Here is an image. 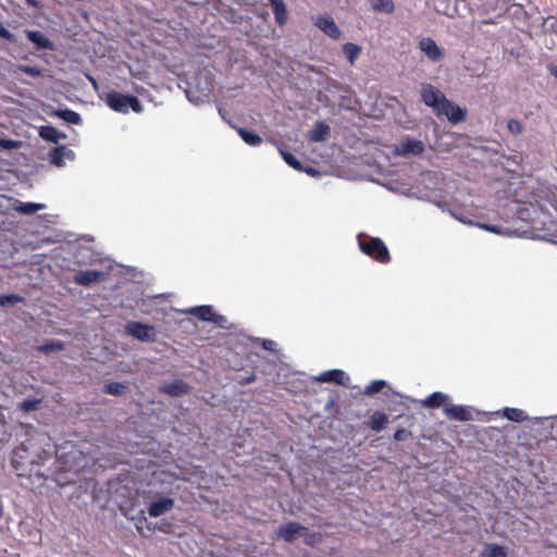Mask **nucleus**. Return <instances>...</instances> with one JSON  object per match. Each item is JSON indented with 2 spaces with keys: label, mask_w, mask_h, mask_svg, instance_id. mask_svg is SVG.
Here are the masks:
<instances>
[{
  "label": "nucleus",
  "mask_w": 557,
  "mask_h": 557,
  "mask_svg": "<svg viewBox=\"0 0 557 557\" xmlns=\"http://www.w3.org/2000/svg\"><path fill=\"white\" fill-rule=\"evenodd\" d=\"M189 313L195 315L197 319L206 322H219L222 319L221 315L216 314L211 306L202 305L196 306L189 309Z\"/></svg>",
  "instance_id": "obj_14"
},
{
  "label": "nucleus",
  "mask_w": 557,
  "mask_h": 557,
  "mask_svg": "<svg viewBox=\"0 0 557 557\" xmlns=\"http://www.w3.org/2000/svg\"><path fill=\"white\" fill-rule=\"evenodd\" d=\"M314 25L330 38L334 40L341 38L342 32L333 17L329 15H319L314 18Z\"/></svg>",
  "instance_id": "obj_10"
},
{
  "label": "nucleus",
  "mask_w": 557,
  "mask_h": 557,
  "mask_svg": "<svg viewBox=\"0 0 557 557\" xmlns=\"http://www.w3.org/2000/svg\"><path fill=\"white\" fill-rule=\"evenodd\" d=\"M82 459L83 454L75 445L57 448L47 433L30 429L26 431L25 440L13 449L11 463L18 476L58 482L59 473L76 471Z\"/></svg>",
  "instance_id": "obj_1"
},
{
  "label": "nucleus",
  "mask_w": 557,
  "mask_h": 557,
  "mask_svg": "<svg viewBox=\"0 0 557 557\" xmlns=\"http://www.w3.org/2000/svg\"><path fill=\"white\" fill-rule=\"evenodd\" d=\"M45 208V205L42 203H35V202H22L17 201V206L14 207L15 211L22 214H34L39 210H42Z\"/></svg>",
  "instance_id": "obj_24"
},
{
  "label": "nucleus",
  "mask_w": 557,
  "mask_h": 557,
  "mask_svg": "<svg viewBox=\"0 0 557 557\" xmlns=\"http://www.w3.org/2000/svg\"><path fill=\"white\" fill-rule=\"evenodd\" d=\"M331 128L330 126L323 122L318 121L314 123L313 127L309 131L307 138L313 143L325 141L330 136Z\"/></svg>",
  "instance_id": "obj_15"
},
{
  "label": "nucleus",
  "mask_w": 557,
  "mask_h": 557,
  "mask_svg": "<svg viewBox=\"0 0 557 557\" xmlns=\"http://www.w3.org/2000/svg\"><path fill=\"white\" fill-rule=\"evenodd\" d=\"M410 435H411V433L409 431H407L406 429H398L394 433V440L397 442H403V441H406Z\"/></svg>",
  "instance_id": "obj_41"
},
{
  "label": "nucleus",
  "mask_w": 557,
  "mask_h": 557,
  "mask_svg": "<svg viewBox=\"0 0 557 557\" xmlns=\"http://www.w3.org/2000/svg\"><path fill=\"white\" fill-rule=\"evenodd\" d=\"M419 49L428 57L432 62H440L444 59V50L437 46L434 39L431 37H424L419 41Z\"/></svg>",
  "instance_id": "obj_9"
},
{
  "label": "nucleus",
  "mask_w": 557,
  "mask_h": 557,
  "mask_svg": "<svg viewBox=\"0 0 557 557\" xmlns=\"http://www.w3.org/2000/svg\"><path fill=\"white\" fill-rule=\"evenodd\" d=\"M55 115L66 121L67 123L75 125L82 124L81 115L71 109L59 110L55 112Z\"/></svg>",
  "instance_id": "obj_27"
},
{
  "label": "nucleus",
  "mask_w": 557,
  "mask_h": 557,
  "mask_svg": "<svg viewBox=\"0 0 557 557\" xmlns=\"http://www.w3.org/2000/svg\"><path fill=\"white\" fill-rule=\"evenodd\" d=\"M126 388L127 387L122 383L110 382L104 385L103 392L109 395L121 396L125 393Z\"/></svg>",
  "instance_id": "obj_29"
},
{
  "label": "nucleus",
  "mask_w": 557,
  "mask_h": 557,
  "mask_svg": "<svg viewBox=\"0 0 557 557\" xmlns=\"http://www.w3.org/2000/svg\"><path fill=\"white\" fill-rule=\"evenodd\" d=\"M238 134L240 138L249 146L256 147L262 143V138L257 133L246 128H238Z\"/></svg>",
  "instance_id": "obj_26"
},
{
  "label": "nucleus",
  "mask_w": 557,
  "mask_h": 557,
  "mask_svg": "<svg viewBox=\"0 0 557 557\" xmlns=\"http://www.w3.org/2000/svg\"><path fill=\"white\" fill-rule=\"evenodd\" d=\"M273 346V342L270 339H264L262 343V347L267 350H271Z\"/></svg>",
  "instance_id": "obj_46"
},
{
  "label": "nucleus",
  "mask_w": 557,
  "mask_h": 557,
  "mask_svg": "<svg viewBox=\"0 0 557 557\" xmlns=\"http://www.w3.org/2000/svg\"><path fill=\"white\" fill-rule=\"evenodd\" d=\"M545 193H546V196L549 199L550 205L555 209H557V187H547Z\"/></svg>",
  "instance_id": "obj_40"
},
{
  "label": "nucleus",
  "mask_w": 557,
  "mask_h": 557,
  "mask_svg": "<svg viewBox=\"0 0 557 557\" xmlns=\"http://www.w3.org/2000/svg\"><path fill=\"white\" fill-rule=\"evenodd\" d=\"M425 145L422 140L406 136L394 149L395 154L400 157L420 156L424 152Z\"/></svg>",
  "instance_id": "obj_5"
},
{
  "label": "nucleus",
  "mask_w": 557,
  "mask_h": 557,
  "mask_svg": "<svg viewBox=\"0 0 557 557\" xmlns=\"http://www.w3.org/2000/svg\"><path fill=\"white\" fill-rule=\"evenodd\" d=\"M125 333L135 339L146 343L157 341V331L153 325L131 321L125 325Z\"/></svg>",
  "instance_id": "obj_4"
},
{
  "label": "nucleus",
  "mask_w": 557,
  "mask_h": 557,
  "mask_svg": "<svg viewBox=\"0 0 557 557\" xmlns=\"http://www.w3.org/2000/svg\"><path fill=\"white\" fill-rule=\"evenodd\" d=\"M272 5L275 23L283 27L288 21V11L284 0H269Z\"/></svg>",
  "instance_id": "obj_17"
},
{
  "label": "nucleus",
  "mask_w": 557,
  "mask_h": 557,
  "mask_svg": "<svg viewBox=\"0 0 557 557\" xmlns=\"http://www.w3.org/2000/svg\"><path fill=\"white\" fill-rule=\"evenodd\" d=\"M10 438V433L8 432L7 424L4 422H0V444L8 442Z\"/></svg>",
  "instance_id": "obj_42"
},
{
  "label": "nucleus",
  "mask_w": 557,
  "mask_h": 557,
  "mask_svg": "<svg viewBox=\"0 0 557 557\" xmlns=\"http://www.w3.org/2000/svg\"><path fill=\"white\" fill-rule=\"evenodd\" d=\"M372 8L377 12L392 13L395 9L393 0H372Z\"/></svg>",
  "instance_id": "obj_30"
},
{
  "label": "nucleus",
  "mask_w": 557,
  "mask_h": 557,
  "mask_svg": "<svg viewBox=\"0 0 557 557\" xmlns=\"http://www.w3.org/2000/svg\"><path fill=\"white\" fill-rule=\"evenodd\" d=\"M26 37L37 49L52 50L53 44L39 30H26Z\"/></svg>",
  "instance_id": "obj_18"
},
{
  "label": "nucleus",
  "mask_w": 557,
  "mask_h": 557,
  "mask_svg": "<svg viewBox=\"0 0 557 557\" xmlns=\"http://www.w3.org/2000/svg\"><path fill=\"white\" fill-rule=\"evenodd\" d=\"M361 51V47L357 44L347 42L343 46V52L351 65L359 58Z\"/></svg>",
  "instance_id": "obj_25"
},
{
  "label": "nucleus",
  "mask_w": 557,
  "mask_h": 557,
  "mask_svg": "<svg viewBox=\"0 0 557 557\" xmlns=\"http://www.w3.org/2000/svg\"><path fill=\"white\" fill-rule=\"evenodd\" d=\"M305 171H306L307 173H309V174H312V173L314 172V170H313V169H306Z\"/></svg>",
  "instance_id": "obj_50"
},
{
  "label": "nucleus",
  "mask_w": 557,
  "mask_h": 557,
  "mask_svg": "<svg viewBox=\"0 0 557 557\" xmlns=\"http://www.w3.org/2000/svg\"><path fill=\"white\" fill-rule=\"evenodd\" d=\"M69 153H72V151L67 150L65 146L55 147L49 153L50 162L57 166H62L64 157Z\"/></svg>",
  "instance_id": "obj_23"
},
{
  "label": "nucleus",
  "mask_w": 557,
  "mask_h": 557,
  "mask_svg": "<svg viewBox=\"0 0 557 557\" xmlns=\"http://www.w3.org/2000/svg\"><path fill=\"white\" fill-rule=\"evenodd\" d=\"M549 71H550V74L554 75L557 78V66H552L549 69Z\"/></svg>",
  "instance_id": "obj_47"
},
{
  "label": "nucleus",
  "mask_w": 557,
  "mask_h": 557,
  "mask_svg": "<svg viewBox=\"0 0 557 557\" xmlns=\"http://www.w3.org/2000/svg\"><path fill=\"white\" fill-rule=\"evenodd\" d=\"M421 99L425 106L431 107L436 113L440 108H442V102H444L447 98L435 86L431 84H424L421 88Z\"/></svg>",
  "instance_id": "obj_6"
},
{
  "label": "nucleus",
  "mask_w": 557,
  "mask_h": 557,
  "mask_svg": "<svg viewBox=\"0 0 557 557\" xmlns=\"http://www.w3.org/2000/svg\"><path fill=\"white\" fill-rule=\"evenodd\" d=\"M64 348V344L59 341H50L38 347V350L45 354H49L52 351H61Z\"/></svg>",
  "instance_id": "obj_35"
},
{
  "label": "nucleus",
  "mask_w": 557,
  "mask_h": 557,
  "mask_svg": "<svg viewBox=\"0 0 557 557\" xmlns=\"http://www.w3.org/2000/svg\"><path fill=\"white\" fill-rule=\"evenodd\" d=\"M41 400L37 398H26L18 404V409L25 412L35 411L39 408Z\"/></svg>",
  "instance_id": "obj_34"
},
{
  "label": "nucleus",
  "mask_w": 557,
  "mask_h": 557,
  "mask_svg": "<svg viewBox=\"0 0 557 557\" xmlns=\"http://www.w3.org/2000/svg\"><path fill=\"white\" fill-rule=\"evenodd\" d=\"M504 417L513 422H522L525 420L524 412L518 408H505Z\"/></svg>",
  "instance_id": "obj_31"
},
{
  "label": "nucleus",
  "mask_w": 557,
  "mask_h": 557,
  "mask_svg": "<svg viewBox=\"0 0 557 557\" xmlns=\"http://www.w3.org/2000/svg\"><path fill=\"white\" fill-rule=\"evenodd\" d=\"M483 557H507V552L504 546L498 544H487L482 553Z\"/></svg>",
  "instance_id": "obj_28"
},
{
  "label": "nucleus",
  "mask_w": 557,
  "mask_h": 557,
  "mask_svg": "<svg viewBox=\"0 0 557 557\" xmlns=\"http://www.w3.org/2000/svg\"><path fill=\"white\" fill-rule=\"evenodd\" d=\"M0 38H3V39H7L9 41H13L14 40V36L13 34H11L4 26L3 24L0 22Z\"/></svg>",
  "instance_id": "obj_43"
},
{
  "label": "nucleus",
  "mask_w": 557,
  "mask_h": 557,
  "mask_svg": "<svg viewBox=\"0 0 557 557\" xmlns=\"http://www.w3.org/2000/svg\"><path fill=\"white\" fill-rule=\"evenodd\" d=\"M444 413L450 420L456 421H469L472 419V414L468 407L461 405H450L444 407Z\"/></svg>",
  "instance_id": "obj_13"
},
{
  "label": "nucleus",
  "mask_w": 557,
  "mask_h": 557,
  "mask_svg": "<svg viewBox=\"0 0 557 557\" xmlns=\"http://www.w3.org/2000/svg\"><path fill=\"white\" fill-rule=\"evenodd\" d=\"M386 385L387 383L384 380H374L366 386L363 394L372 396L380 393Z\"/></svg>",
  "instance_id": "obj_32"
},
{
  "label": "nucleus",
  "mask_w": 557,
  "mask_h": 557,
  "mask_svg": "<svg viewBox=\"0 0 557 557\" xmlns=\"http://www.w3.org/2000/svg\"><path fill=\"white\" fill-rule=\"evenodd\" d=\"M466 110L454 104L448 99L442 102V108H440V110L436 112V115H445L447 120L453 124L462 122L466 119Z\"/></svg>",
  "instance_id": "obj_8"
},
{
  "label": "nucleus",
  "mask_w": 557,
  "mask_h": 557,
  "mask_svg": "<svg viewBox=\"0 0 557 557\" xmlns=\"http://www.w3.org/2000/svg\"><path fill=\"white\" fill-rule=\"evenodd\" d=\"M20 71L33 77L41 76V70L36 66L21 65Z\"/></svg>",
  "instance_id": "obj_39"
},
{
  "label": "nucleus",
  "mask_w": 557,
  "mask_h": 557,
  "mask_svg": "<svg viewBox=\"0 0 557 557\" xmlns=\"http://www.w3.org/2000/svg\"><path fill=\"white\" fill-rule=\"evenodd\" d=\"M344 371L334 369L321 373L318 380L320 382H334L339 385H344Z\"/></svg>",
  "instance_id": "obj_22"
},
{
  "label": "nucleus",
  "mask_w": 557,
  "mask_h": 557,
  "mask_svg": "<svg viewBox=\"0 0 557 557\" xmlns=\"http://www.w3.org/2000/svg\"><path fill=\"white\" fill-rule=\"evenodd\" d=\"M388 423V417L385 412L383 411H374L369 420L367 421V425L374 432H380L382 431L383 429L386 428Z\"/></svg>",
  "instance_id": "obj_19"
},
{
  "label": "nucleus",
  "mask_w": 557,
  "mask_h": 557,
  "mask_svg": "<svg viewBox=\"0 0 557 557\" xmlns=\"http://www.w3.org/2000/svg\"><path fill=\"white\" fill-rule=\"evenodd\" d=\"M358 245L361 252L373 260L380 263H388L391 261L389 251L381 238L362 235L358 238Z\"/></svg>",
  "instance_id": "obj_2"
},
{
  "label": "nucleus",
  "mask_w": 557,
  "mask_h": 557,
  "mask_svg": "<svg viewBox=\"0 0 557 557\" xmlns=\"http://www.w3.org/2000/svg\"><path fill=\"white\" fill-rule=\"evenodd\" d=\"M448 400V396L442 392H434L422 400V406L426 408H440Z\"/></svg>",
  "instance_id": "obj_20"
},
{
  "label": "nucleus",
  "mask_w": 557,
  "mask_h": 557,
  "mask_svg": "<svg viewBox=\"0 0 557 557\" xmlns=\"http://www.w3.org/2000/svg\"><path fill=\"white\" fill-rule=\"evenodd\" d=\"M89 81H90V83H92L94 86H96L97 83H96V79L94 77L89 76Z\"/></svg>",
  "instance_id": "obj_49"
},
{
  "label": "nucleus",
  "mask_w": 557,
  "mask_h": 557,
  "mask_svg": "<svg viewBox=\"0 0 557 557\" xmlns=\"http://www.w3.org/2000/svg\"><path fill=\"white\" fill-rule=\"evenodd\" d=\"M39 136L48 141L58 143L60 139L65 138V134L59 132L53 126H41L39 129Z\"/></svg>",
  "instance_id": "obj_21"
},
{
  "label": "nucleus",
  "mask_w": 557,
  "mask_h": 557,
  "mask_svg": "<svg viewBox=\"0 0 557 557\" xmlns=\"http://www.w3.org/2000/svg\"><path fill=\"white\" fill-rule=\"evenodd\" d=\"M24 298L16 294L0 295V306H7L10 304L23 302Z\"/></svg>",
  "instance_id": "obj_36"
},
{
  "label": "nucleus",
  "mask_w": 557,
  "mask_h": 557,
  "mask_svg": "<svg viewBox=\"0 0 557 557\" xmlns=\"http://www.w3.org/2000/svg\"><path fill=\"white\" fill-rule=\"evenodd\" d=\"M34 0H28V2H33Z\"/></svg>",
  "instance_id": "obj_52"
},
{
  "label": "nucleus",
  "mask_w": 557,
  "mask_h": 557,
  "mask_svg": "<svg viewBox=\"0 0 557 557\" xmlns=\"http://www.w3.org/2000/svg\"><path fill=\"white\" fill-rule=\"evenodd\" d=\"M104 101L110 109L120 113H127L129 109L136 113L143 111V104L135 96L111 91L106 95Z\"/></svg>",
  "instance_id": "obj_3"
},
{
  "label": "nucleus",
  "mask_w": 557,
  "mask_h": 557,
  "mask_svg": "<svg viewBox=\"0 0 557 557\" xmlns=\"http://www.w3.org/2000/svg\"><path fill=\"white\" fill-rule=\"evenodd\" d=\"M479 226H480L481 228H483V230H486V231H490V232H493V233H499L498 227L493 226V225L479 224Z\"/></svg>",
  "instance_id": "obj_45"
},
{
  "label": "nucleus",
  "mask_w": 557,
  "mask_h": 557,
  "mask_svg": "<svg viewBox=\"0 0 557 557\" xmlns=\"http://www.w3.org/2000/svg\"><path fill=\"white\" fill-rule=\"evenodd\" d=\"M308 531V529L298 522L290 521L285 524H282L276 534L278 537L283 539L287 543H293L297 537L304 535V532Z\"/></svg>",
  "instance_id": "obj_7"
},
{
  "label": "nucleus",
  "mask_w": 557,
  "mask_h": 557,
  "mask_svg": "<svg viewBox=\"0 0 557 557\" xmlns=\"http://www.w3.org/2000/svg\"><path fill=\"white\" fill-rule=\"evenodd\" d=\"M281 152V156L283 158V160L293 169L297 170V171H302V165L300 163V161L290 152L288 151H285V150H280Z\"/></svg>",
  "instance_id": "obj_33"
},
{
  "label": "nucleus",
  "mask_w": 557,
  "mask_h": 557,
  "mask_svg": "<svg viewBox=\"0 0 557 557\" xmlns=\"http://www.w3.org/2000/svg\"><path fill=\"white\" fill-rule=\"evenodd\" d=\"M174 507V499L171 497H161L158 500L151 502L148 506V513L150 517L157 518L170 511Z\"/></svg>",
  "instance_id": "obj_12"
},
{
  "label": "nucleus",
  "mask_w": 557,
  "mask_h": 557,
  "mask_svg": "<svg viewBox=\"0 0 557 557\" xmlns=\"http://www.w3.org/2000/svg\"><path fill=\"white\" fill-rule=\"evenodd\" d=\"M3 513H4V510H3V504L2 502L0 500V518L3 517Z\"/></svg>",
  "instance_id": "obj_48"
},
{
  "label": "nucleus",
  "mask_w": 557,
  "mask_h": 557,
  "mask_svg": "<svg viewBox=\"0 0 557 557\" xmlns=\"http://www.w3.org/2000/svg\"><path fill=\"white\" fill-rule=\"evenodd\" d=\"M256 381V374L251 373L250 375L240 377L237 382L239 385H247Z\"/></svg>",
  "instance_id": "obj_44"
},
{
  "label": "nucleus",
  "mask_w": 557,
  "mask_h": 557,
  "mask_svg": "<svg viewBox=\"0 0 557 557\" xmlns=\"http://www.w3.org/2000/svg\"><path fill=\"white\" fill-rule=\"evenodd\" d=\"M304 542L306 545L314 546L317 543L321 542L320 533H309L308 531L304 532Z\"/></svg>",
  "instance_id": "obj_38"
},
{
  "label": "nucleus",
  "mask_w": 557,
  "mask_h": 557,
  "mask_svg": "<svg viewBox=\"0 0 557 557\" xmlns=\"http://www.w3.org/2000/svg\"><path fill=\"white\" fill-rule=\"evenodd\" d=\"M507 128L512 135H519L523 132V124L515 119H510L507 123Z\"/></svg>",
  "instance_id": "obj_37"
},
{
  "label": "nucleus",
  "mask_w": 557,
  "mask_h": 557,
  "mask_svg": "<svg viewBox=\"0 0 557 557\" xmlns=\"http://www.w3.org/2000/svg\"><path fill=\"white\" fill-rule=\"evenodd\" d=\"M106 273L97 270L78 271L74 274L73 282L81 286H89L92 283L101 282Z\"/></svg>",
  "instance_id": "obj_11"
},
{
  "label": "nucleus",
  "mask_w": 557,
  "mask_h": 557,
  "mask_svg": "<svg viewBox=\"0 0 557 557\" xmlns=\"http://www.w3.org/2000/svg\"><path fill=\"white\" fill-rule=\"evenodd\" d=\"M460 222L468 223L466 220L459 218Z\"/></svg>",
  "instance_id": "obj_51"
},
{
  "label": "nucleus",
  "mask_w": 557,
  "mask_h": 557,
  "mask_svg": "<svg viewBox=\"0 0 557 557\" xmlns=\"http://www.w3.org/2000/svg\"><path fill=\"white\" fill-rule=\"evenodd\" d=\"M160 391L166 395L180 397L187 395L190 391V386L183 380H174L173 382L163 385Z\"/></svg>",
  "instance_id": "obj_16"
}]
</instances>
